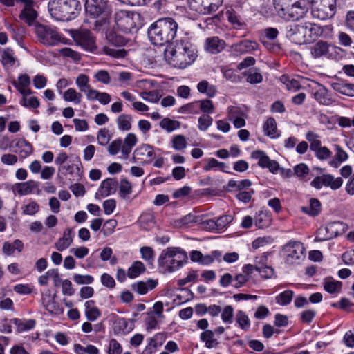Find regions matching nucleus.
I'll use <instances>...</instances> for the list:
<instances>
[{
    "label": "nucleus",
    "instance_id": "nucleus-2",
    "mask_svg": "<svg viewBox=\"0 0 354 354\" xmlns=\"http://www.w3.org/2000/svg\"><path fill=\"white\" fill-rule=\"evenodd\" d=\"M165 57L174 67L185 68L194 61L196 55L192 44L180 40L166 48Z\"/></svg>",
    "mask_w": 354,
    "mask_h": 354
},
{
    "label": "nucleus",
    "instance_id": "nucleus-42",
    "mask_svg": "<svg viewBox=\"0 0 354 354\" xmlns=\"http://www.w3.org/2000/svg\"><path fill=\"white\" fill-rule=\"evenodd\" d=\"M145 266L141 261H134L127 270V276L131 279L136 278L145 272Z\"/></svg>",
    "mask_w": 354,
    "mask_h": 354
},
{
    "label": "nucleus",
    "instance_id": "nucleus-27",
    "mask_svg": "<svg viewBox=\"0 0 354 354\" xmlns=\"http://www.w3.org/2000/svg\"><path fill=\"white\" fill-rule=\"evenodd\" d=\"M288 33L293 40H298L299 43L306 42L305 23L290 26Z\"/></svg>",
    "mask_w": 354,
    "mask_h": 354
},
{
    "label": "nucleus",
    "instance_id": "nucleus-48",
    "mask_svg": "<svg viewBox=\"0 0 354 354\" xmlns=\"http://www.w3.org/2000/svg\"><path fill=\"white\" fill-rule=\"evenodd\" d=\"M336 153L335 155V160H332L330 164L334 167H337L341 162L346 161L348 159V154L343 150L339 145H335Z\"/></svg>",
    "mask_w": 354,
    "mask_h": 354
},
{
    "label": "nucleus",
    "instance_id": "nucleus-20",
    "mask_svg": "<svg viewBox=\"0 0 354 354\" xmlns=\"http://www.w3.org/2000/svg\"><path fill=\"white\" fill-rule=\"evenodd\" d=\"M106 6V0H86L85 10L90 17L96 18L104 11Z\"/></svg>",
    "mask_w": 354,
    "mask_h": 354
},
{
    "label": "nucleus",
    "instance_id": "nucleus-61",
    "mask_svg": "<svg viewBox=\"0 0 354 354\" xmlns=\"http://www.w3.org/2000/svg\"><path fill=\"white\" fill-rule=\"evenodd\" d=\"M207 163L203 166V169L206 171H210L214 168H219L221 171H224L226 167L225 163L218 162L216 159L211 158L206 160Z\"/></svg>",
    "mask_w": 354,
    "mask_h": 354
},
{
    "label": "nucleus",
    "instance_id": "nucleus-18",
    "mask_svg": "<svg viewBox=\"0 0 354 354\" xmlns=\"http://www.w3.org/2000/svg\"><path fill=\"white\" fill-rule=\"evenodd\" d=\"M336 47L331 46L326 41L319 40L313 44L310 50L313 57L317 59L322 57L330 58L332 56L330 51Z\"/></svg>",
    "mask_w": 354,
    "mask_h": 354
},
{
    "label": "nucleus",
    "instance_id": "nucleus-32",
    "mask_svg": "<svg viewBox=\"0 0 354 354\" xmlns=\"http://www.w3.org/2000/svg\"><path fill=\"white\" fill-rule=\"evenodd\" d=\"M138 138L133 133H128L124 140L122 144V156L127 158L131 153L133 147L137 144Z\"/></svg>",
    "mask_w": 354,
    "mask_h": 354
},
{
    "label": "nucleus",
    "instance_id": "nucleus-56",
    "mask_svg": "<svg viewBox=\"0 0 354 354\" xmlns=\"http://www.w3.org/2000/svg\"><path fill=\"white\" fill-rule=\"evenodd\" d=\"M178 112L184 114H198L199 112L198 100L183 105L179 108Z\"/></svg>",
    "mask_w": 354,
    "mask_h": 354
},
{
    "label": "nucleus",
    "instance_id": "nucleus-1",
    "mask_svg": "<svg viewBox=\"0 0 354 354\" xmlns=\"http://www.w3.org/2000/svg\"><path fill=\"white\" fill-rule=\"evenodd\" d=\"M178 25L171 17L159 19L148 28V37L156 46H163L170 43L176 36Z\"/></svg>",
    "mask_w": 354,
    "mask_h": 354
},
{
    "label": "nucleus",
    "instance_id": "nucleus-9",
    "mask_svg": "<svg viewBox=\"0 0 354 354\" xmlns=\"http://www.w3.org/2000/svg\"><path fill=\"white\" fill-rule=\"evenodd\" d=\"M285 260L288 264H297L305 257V248L299 241H290L283 248Z\"/></svg>",
    "mask_w": 354,
    "mask_h": 354
},
{
    "label": "nucleus",
    "instance_id": "nucleus-39",
    "mask_svg": "<svg viewBox=\"0 0 354 354\" xmlns=\"http://www.w3.org/2000/svg\"><path fill=\"white\" fill-rule=\"evenodd\" d=\"M235 320L238 326L242 330L247 331L250 329V320L245 312L238 310L236 313Z\"/></svg>",
    "mask_w": 354,
    "mask_h": 354
},
{
    "label": "nucleus",
    "instance_id": "nucleus-26",
    "mask_svg": "<svg viewBox=\"0 0 354 354\" xmlns=\"http://www.w3.org/2000/svg\"><path fill=\"white\" fill-rule=\"evenodd\" d=\"M225 47V41L219 39L218 37H209L205 41V50L211 53H218L221 52Z\"/></svg>",
    "mask_w": 354,
    "mask_h": 354
},
{
    "label": "nucleus",
    "instance_id": "nucleus-51",
    "mask_svg": "<svg viewBox=\"0 0 354 354\" xmlns=\"http://www.w3.org/2000/svg\"><path fill=\"white\" fill-rule=\"evenodd\" d=\"M140 96L144 100L151 103L158 102L161 97L160 91L157 90L150 91H143L140 93Z\"/></svg>",
    "mask_w": 354,
    "mask_h": 354
},
{
    "label": "nucleus",
    "instance_id": "nucleus-17",
    "mask_svg": "<svg viewBox=\"0 0 354 354\" xmlns=\"http://www.w3.org/2000/svg\"><path fill=\"white\" fill-rule=\"evenodd\" d=\"M20 1L24 6L19 15V18L28 25L31 26L37 18V12L34 8V1L32 0H20Z\"/></svg>",
    "mask_w": 354,
    "mask_h": 354
},
{
    "label": "nucleus",
    "instance_id": "nucleus-63",
    "mask_svg": "<svg viewBox=\"0 0 354 354\" xmlns=\"http://www.w3.org/2000/svg\"><path fill=\"white\" fill-rule=\"evenodd\" d=\"M198 109L205 113H212L214 110V106L212 100L209 99H205L202 100H198Z\"/></svg>",
    "mask_w": 354,
    "mask_h": 354
},
{
    "label": "nucleus",
    "instance_id": "nucleus-43",
    "mask_svg": "<svg viewBox=\"0 0 354 354\" xmlns=\"http://www.w3.org/2000/svg\"><path fill=\"white\" fill-rule=\"evenodd\" d=\"M118 194L122 198H127L133 192L132 185L127 178H122L118 183Z\"/></svg>",
    "mask_w": 354,
    "mask_h": 354
},
{
    "label": "nucleus",
    "instance_id": "nucleus-25",
    "mask_svg": "<svg viewBox=\"0 0 354 354\" xmlns=\"http://www.w3.org/2000/svg\"><path fill=\"white\" fill-rule=\"evenodd\" d=\"M158 285L157 279H149L146 281H140L131 285V288L133 291L138 292L139 295H145L149 290H152Z\"/></svg>",
    "mask_w": 354,
    "mask_h": 354
},
{
    "label": "nucleus",
    "instance_id": "nucleus-7",
    "mask_svg": "<svg viewBox=\"0 0 354 354\" xmlns=\"http://www.w3.org/2000/svg\"><path fill=\"white\" fill-rule=\"evenodd\" d=\"M312 14L321 20L332 18L336 12V0H311Z\"/></svg>",
    "mask_w": 354,
    "mask_h": 354
},
{
    "label": "nucleus",
    "instance_id": "nucleus-36",
    "mask_svg": "<svg viewBox=\"0 0 354 354\" xmlns=\"http://www.w3.org/2000/svg\"><path fill=\"white\" fill-rule=\"evenodd\" d=\"M132 120L133 118L130 114H120L116 119L118 129L122 131L131 130Z\"/></svg>",
    "mask_w": 354,
    "mask_h": 354
},
{
    "label": "nucleus",
    "instance_id": "nucleus-33",
    "mask_svg": "<svg viewBox=\"0 0 354 354\" xmlns=\"http://www.w3.org/2000/svg\"><path fill=\"white\" fill-rule=\"evenodd\" d=\"M302 212L310 216H316L319 214L322 209L320 201L317 198H310L308 206H303L301 208Z\"/></svg>",
    "mask_w": 354,
    "mask_h": 354
},
{
    "label": "nucleus",
    "instance_id": "nucleus-21",
    "mask_svg": "<svg viewBox=\"0 0 354 354\" xmlns=\"http://www.w3.org/2000/svg\"><path fill=\"white\" fill-rule=\"evenodd\" d=\"M118 183L116 179L106 178L104 180L95 194V198H104L115 192Z\"/></svg>",
    "mask_w": 354,
    "mask_h": 354
},
{
    "label": "nucleus",
    "instance_id": "nucleus-24",
    "mask_svg": "<svg viewBox=\"0 0 354 354\" xmlns=\"http://www.w3.org/2000/svg\"><path fill=\"white\" fill-rule=\"evenodd\" d=\"M331 88L342 95L354 97V84H351L343 80H337L330 83Z\"/></svg>",
    "mask_w": 354,
    "mask_h": 354
},
{
    "label": "nucleus",
    "instance_id": "nucleus-55",
    "mask_svg": "<svg viewBox=\"0 0 354 354\" xmlns=\"http://www.w3.org/2000/svg\"><path fill=\"white\" fill-rule=\"evenodd\" d=\"M140 252L142 259L145 261L148 265L152 266L154 261V250L149 246H143L140 248Z\"/></svg>",
    "mask_w": 354,
    "mask_h": 354
},
{
    "label": "nucleus",
    "instance_id": "nucleus-16",
    "mask_svg": "<svg viewBox=\"0 0 354 354\" xmlns=\"http://www.w3.org/2000/svg\"><path fill=\"white\" fill-rule=\"evenodd\" d=\"M259 48V44L252 40H243L230 46L231 53L236 56L251 53Z\"/></svg>",
    "mask_w": 354,
    "mask_h": 354
},
{
    "label": "nucleus",
    "instance_id": "nucleus-38",
    "mask_svg": "<svg viewBox=\"0 0 354 354\" xmlns=\"http://www.w3.org/2000/svg\"><path fill=\"white\" fill-rule=\"evenodd\" d=\"M10 322L17 327L18 332L31 330L35 326V321L34 319H28L24 322L20 319L13 318Z\"/></svg>",
    "mask_w": 354,
    "mask_h": 354
},
{
    "label": "nucleus",
    "instance_id": "nucleus-3",
    "mask_svg": "<svg viewBox=\"0 0 354 354\" xmlns=\"http://www.w3.org/2000/svg\"><path fill=\"white\" fill-rule=\"evenodd\" d=\"M48 10L55 20L68 21L80 15L82 5L79 0H50L48 3Z\"/></svg>",
    "mask_w": 354,
    "mask_h": 354
},
{
    "label": "nucleus",
    "instance_id": "nucleus-29",
    "mask_svg": "<svg viewBox=\"0 0 354 354\" xmlns=\"http://www.w3.org/2000/svg\"><path fill=\"white\" fill-rule=\"evenodd\" d=\"M85 316L90 322L97 320L101 315L100 309L95 306L94 300H88L84 303Z\"/></svg>",
    "mask_w": 354,
    "mask_h": 354
},
{
    "label": "nucleus",
    "instance_id": "nucleus-37",
    "mask_svg": "<svg viewBox=\"0 0 354 354\" xmlns=\"http://www.w3.org/2000/svg\"><path fill=\"white\" fill-rule=\"evenodd\" d=\"M342 283L332 278H326L324 281V290L330 294H338L342 290Z\"/></svg>",
    "mask_w": 354,
    "mask_h": 354
},
{
    "label": "nucleus",
    "instance_id": "nucleus-14",
    "mask_svg": "<svg viewBox=\"0 0 354 354\" xmlns=\"http://www.w3.org/2000/svg\"><path fill=\"white\" fill-rule=\"evenodd\" d=\"M74 39L86 50L92 52L96 49L95 38L88 30L82 29L77 31L74 35Z\"/></svg>",
    "mask_w": 354,
    "mask_h": 354
},
{
    "label": "nucleus",
    "instance_id": "nucleus-53",
    "mask_svg": "<svg viewBox=\"0 0 354 354\" xmlns=\"http://www.w3.org/2000/svg\"><path fill=\"white\" fill-rule=\"evenodd\" d=\"M252 158L259 160L258 165L262 168H266L271 160L266 153L261 150L254 151L252 153Z\"/></svg>",
    "mask_w": 354,
    "mask_h": 354
},
{
    "label": "nucleus",
    "instance_id": "nucleus-49",
    "mask_svg": "<svg viewBox=\"0 0 354 354\" xmlns=\"http://www.w3.org/2000/svg\"><path fill=\"white\" fill-rule=\"evenodd\" d=\"M294 292L290 290H285L278 295L276 298V302L281 306H287L292 300Z\"/></svg>",
    "mask_w": 354,
    "mask_h": 354
},
{
    "label": "nucleus",
    "instance_id": "nucleus-41",
    "mask_svg": "<svg viewBox=\"0 0 354 354\" xmlns=\"http://www.w3.org/2000/svg\"><path fill=\"white\" fill-rule=\"evenodd\" d=\"M201 339L205 344L207 348H212L216 347L218 342L214 338V333L210 330H206L201 334Z\"/></svg>",
    "mask_w": 354,
    "mask_h": 354
},
{
    "label": "nucleus",
    "instance_id": "nucleus-64",
    "mask_svg": "<svg viewBox=\"0 0 354 354\" xmlns=\"http://www.w3.org/2000/svg\"><path fill=\"white\" fill-rule=\"evenodd\" d=\"M338 44L346 48H349L353 44L351 37L346 32L340 31L337 33Z\"/></svg>",
    "mask_w": 354,
    "mask_h": 354
},
{
    "label": "nucleus",
    "instance_id": "nucleus-19",
    "mask_svg": "<svg viewBox=\"0 0 354 354\" xmlns=\"http://www.w3.org/2000/svg\"><path fill=\"white\" fill-rule=\"evenodd\" d=\"M41 302L46 310L51 314L59 315L63 310L55 300V297L50 289H46L41 293Z\"/></svg>",
    "mask_w": 354,
    "mask_h": 354
},
{
    "label": "nucleus",
    "instance_id": "nucleus-54",
    "mask_svg": "<svg viewBox=\"0 0 354 354\" xmlns=\"http://www.w3.org/2000/svg\"><path fill=\"white\" fill-rule=\"evenodd\" d=\"M40 209L39 205L33 200H30L27 204L21 207L22 214L24 215H35Z\"/></svg>",
    "mask_w": 354,
    "mask_h": 354
},
{
    "label": "nucleus",
    "instance_id": "nucleus-57",
    "mask_svg": "<svg viewBox=\"0 0 354 354\" xmlns=\"http://www.w3.org/2000/svg\"><path fill=\"white\" fill-rule=\"evenodd\" d=\"M171 142L172 147L176 151L184 150L187 147V140L183 135L174 136Z\"/></svg>",
    "mask_w": 354,
    "mask_h": 354
},
{
    "label": "nucleus",
    "instance_id": "nucleus-28",
    "mask_svg": "<svg viewBox=\"0 0 354 354\" xmlns=\"http://www.w3.org/2000/svg\"><path fill=\"white\" fill-rule=\"evenodd\" d=\"M272 223V216L267 210H261L256 213L254 216V225L258 228H266Z\"/></svg>",
    "mask_w": 354,
    "mask_h": 354
},
{
    "label": "nucleus",
    "instance_id": "nucleus-47",
    "mask_svg": "<svg viewBox=\"0 0 354 354\" xmlns=\"http://www.w3.org/2000/svg\"><path fill=\"white\" fill-rule=\"evenodd\" d=\"M82 97V94L73 88H68L63 93V99L66 102H73L76 104L81 103Z\"/></svg>",
    "mask_w": 354,
    "mask_h": 354
},
{
    "label": "nucleus",
    "instance_id": "nucleus-6",
    "mask_svg": "<svg viewBox=\"0 0 354 354\" xmlns=\"http://www.w3.org/2000/svg\"><path fill=\"white\" fill-rule=\"evenodd\" d=\"M35 32L38 41L46 46H55L59 44H66L68 39L58 33L53 28L44 25L37 24Z\"/></svg>",
    "mask_w": 354,
    "mask_h": 354
},
{
    "label": "nucleus",
    "instance_id": "nucleus-59",
    "mask_svg": "<svg viewBox=\"0 0 354 354\" xmlns=\"http://www.w3.org/2000/svg\"><path fill=\"white\" fill-rule=\"evenodd\" d=\"M20 104L28 109H37L39 106L40 102L37 97H22L20 101Z\"/></svg>",
    "mask_w": 354,
    "mask_h": 354
},
{
    "label": "nucleus",
    "instance_id": "nucleus-11",
    "mask_svg": "<svg viewBox=\"0 0 354 354\" xmlns=\"http://www.w3.org/2000/svg\"><path fill=\"white\" fill-rule=\"evenodd\" d=\"M342 178H335L329 174L317 176L310 182V185L317 189H320L324 186L330 187L333 190H337L342 187Z\"/></svg>",
    "mask_w": 354,
    "mask_h": 354
},
{
    "label": "nucleus",
    "instance_id": "nucleus-5",
    "mask_svg": "<svg viewBox=\"0 0 354 354\" xmlns=\"http://www.w3.org/2000/svg\"><path fill=\"white\" fill-rule=\"evenodd\" d=\"M273 5L277 15L286 21H299L308 12L307 2L302 1L288 5V0H273Z\"/></svg>",
    "mask_w": 354,
    "mask_h": 354
},
{
    "label": "nucleus",
    "instance_id": "nucleus-40",
    "mask_svg": "<svg viewBox=\"0 0 354 354\" xmlns=\"http://www.w3.org/2000/svg\"><path fill=\"white\" fill-rule=\"evenodd\" d=\"M201 221L200 216L188 214L183 217L176 220L174 221V225L177 227H183L192 223H198Z\"/></svg>",
    "mask_w": 354,
    "mask_h": 354
},
{
    "label": "nucleus",
    "instance_id": "nucleus-46",
    "mask_svg": "<svg viewBox=\"0 0 354 354\" xmlns=\"http://www.w3.org/2000/svg\"><path fill=\"white\" fill-rule=\"evenodd\" d=\"M138 222L144 230H149L155 225V219L153 214L143 213L139 218Z\"/></svg>",
    "mask_w": 354,
    "mask_h": 354
},
{
    "label": "nucleus",
    "instance_id": "nucleus-23",
    "mask_svg": "<svg viewBox=\"0 0 354 354\" xmlns=\"http://www.w3.org/2000/svg\"><path fill=\"white\" fill-rule=\"evenodd\" d=\"M0 61L6 68L13 67L16 64L19 65V61L15 55L14 50L10 48H6L0 50Z\"/></svg>",
    "mask_w": 354,
    "mask_h": 354
},
{
    "label": "nucleus",
    "instance_id": "nucleus-58",
    "mask_svg": "<svg viewBox=\"0 0 354 354\" xmlns=\"http://www.w3.org/2000/svg\"><path fill=\"white\" fill-rule=\"evenodd\" d=\"M108 41L115 46H122L127 43L126 39L121 35L111 32L106 35Z\"/></svg>",
    "mask_w": 354,
    "mask_h": 354
},
{
    "label": "nucleus",
    "instance_id": "nucleus-31",
    "mask_svg": "<svg viewBox=\"0 0 354 354\" xmlns=\"http://www.w3.org/2000/svg\"><path fill=\"white\" fill-rule=\"evenodd\" d=\"M24 250V243L19 239H15L13 243L6 241L3 244L2 251L6 256H11L15 251L20 253Z\"/></svg>",
    "mask_w": 354,
    "mask_h": 354
},
{
    "label": "nucleus",
    "instance_id": "nucleus-44",
    "mask_svg": "<svg viewBox=\"0 0 354 354\" xmlns=\"http://www.w3.org/2000/svg\"><path fill=\"white\" fill-rule=\"evenodd\" d=\"M281 82L285 84L288 91L296 92L301 87L300 82L294 78H290L288 75H283L280 78Z\"/></svg>",
    "mask_w": 354,
    "mask_h": 354
},
{
    "label": "nucleus",
    "instance_id": "nucleus-4",
    "mask_svg": "<svg viewBox=\"0 0 354 354\" xmlns=\"http://www.w3.org/2000/svg\"><path fill=\"white\" fill-rule=\"evenodd\" d=\"M187 252L180 248H167L164 250L158 259L159 269L162 273L174 272L187 262Z\"/></svg>",
    "mask_w": 354,
    "mask_h": 354
},
{
    "label": "nucleus",
    "instance_id": "nucleus-50",
    "mask_svg": "<svg viewBox=\"0 0 354 354\" xmlns=\"http://www.w3.org/2000/svg\"><path fill=\"white\" fill-rule=\"evenodd\" d=\"M180 122L169 118H165L160 122V127L169 133L178 129L180 128Z\"/></svg>",
    "mask_w": 354,
    "mask_h": 354
},
{
    "label": "nucleus",
    "instance_id": "nucleus-10",
    "mask_svg": "<svg viewBox=\"0 0 354 354\" xmlns=\"http://www.w3.org/2000/svg\"><path fill=\"white\" fill-rule=\"evenodd\" d=\"M223 0H187L189 8L201 15H210L216 12Z\"/></svg>",
    "mask_w": 354,
    "mask_h": 354
},
{
    "label": "nucleus",
    "instance_id": "nucleus-12",
    "mask_svg": "<svg viewBox=\"0 0 354 354\" xmlns=\"http://www.w3.org/2000/svg\"><path fill=\"white\" fill-rule=\"evenodd\" d=\"M315 86L311 88V94L315 101L324 106H330L335 102L330 91L323 84L313 81Z\"/></svg>",
    "mask_w": 354,
    "mask_h": 354
},
{
    "label": "nucleus",
    "instance_id": "nucleus-35",
    "mask_svg": "<svg viewBox=\"0 0 354 354\" xmlns=\"http://www.w3.org/2000/svg\"><path fill=\"white\" fill-rule=\"evenodd\" d=\"M306 41L315 39L322 35V27L316 24L305 22Z\"/></svg>",
    "mask_w": 354,
    "mask_h": 354
},
{
    "label": "nucleus",
    "instance_id": "nucleus-13",
    "mask_svg": "<svg viewBox=\"0 0 354 354\" xmlns=\"http://www.w3.org/2000/svg\"><path fill=\"white\" fill-rule=\"evenodd\" d=\"M155 156L153 147L148 144L141 145L133 153V158L142 165L150 164Z\"/></svg>",
    "mask_w": 354,
    "mask_h": 354
},
{
    "label": "nucleus",
    "instance_id": "nucleus-45",
    "mask_svg": "<svg viewBox=\"0 0 354 354\" xmlns=\"http://www.w3.org/2000/svg\"><path fill=\"white\" fill-rule=\"evenodd\" d=\"M198 92L205 93L209 97H214L216 93V88L215 86L211 85L207 80H202L199 82L197 85Z\"/></svg>",
    "mask_w": 354,
    "mask_h": 354
},
{
    "label": "nucleus",
    "instance_id": "nucleus-15",
    "mask_svg": "<svg viewBox=\"0 0 354 354\" xmlns=\"http://www.w3.org/2000/svg\"><path fill=\"white\" fill-rule=\"evenodd\" d=\"M14 189L19 196H26L32 194L39 195L41 189H39V183L34 180H29L24 183H17L14 185Z\"/></svg>",
    "mask_w": 354,
    "mask_h": 354
},
{
    "label": "nucleus",
    "instance_id": "nucleus-52",
    "mask_svg": "<svg viewBox=\"0 0 354 354\" xmlns=\"http://www.w3.org/2000/svg\"><path fill=\"white\" fill-rule=\"evenodd\" d=\"M129 321L125 318H118L114 322V331L117 333H129L131 328H128Z\"/></svg>",
    "mask_w": 354,
    "mask_h": 354
},
{
    "label": "nucleus",
    "instance_id": "nucleus-34",
    "mask_svg": "<svg viewBox=\"0 0 354 354\" xmlns=\"http://www.w3.org/2000/svg\"><path fill=\"white\" fill-rule=\"evenodd\" d=\"M16 147L18 148L17 152L19 158L24 159L29 156L33 151L32 145L24 139L18 140L16 142Z\"/></svg>",
    "mask_w": 354,
    "mask_h": 354
},
{
    "label": "nucleus",
    "instance_id": "nucleus-30",
    "mask_svg": "<svg viewBox=\"0 0 354 354\" xmlns=\"http://www.w3.org/2000/svg\"><path fill=\"white\" fill-rule=\"evenodd\" d=\"M263 129L264 134L270 138H277L280 136V132L277 130L276 120L272 117L268 118L265 121Z\"/></svg>",
    "mask_w": 354,
    "mask_h": 354
},
{
    "label": "nucleus",
    "instance_id": "nucleus-60",
    "mask_svg": "<svg viewBox=\"0 0 354 354\" xmlns=\"http://www.w3.org/2000/svg\"><path fill=\"white\" fill-rule=\"evenodd\" d=\"M232 221L233 217L231 215H223L217 218L216 220L217 232L223 231Z\"/></svg>",
    "mask_w": 354,
    "mask_h": 354
},
{
    "label": "nucleus",
    "instance_id": "nucleus-62",
    "mask_svg": "<svg viewBox=\"0 0 354 354\" xmlns=\"http://www.w3.org/2000/svg\"><path fill=\"white\" fill-rule=\"evenodd\" d=\"M75 83L82 92H86L91 87L88 77L85 74H80L76 78Z\"/></svg>",
    "mask_w": 354,
    "mask_h": 354
},
{
    "label": "nucleus",
    "instance_id": "nucleus-8",
    "mask_svg": "<svg viewBox=\"0 0 354 354\" xmlns=\"http://www.w3.org/2000/svg\"><path fill=\"white\" fill-rule=\"evenodd\" d=\"M115 20L117 26L123 32H131L140 25V15L138 12L120 10L116 12Z\"/></svg>",
    "mask_w": 354,
    "mask_h": 354
},
{
    "label": "nucleus",
    "instance_id": "nucleus-22",
    "mask_svg": "<svg viewBox=\"0 0 354 354\" xmlns=\"http://www.w3.org/2000/svg\"><path fill=\"white\" fill-rule=\"evenodd\" d=\"M74 236V231L71 228H66L64 231L62 236L55 242V249L60 252L66 250L73 243Z\"/></svg>",
    "mask_w": 354,
    "mask_h": 354
}]
</instances>
